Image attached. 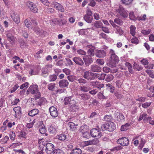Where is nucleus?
I'll use <instances>...</instances> for the list:
<instances>
[{"label": "nucleus", "instance_id": "obj_1", "mask_svg": "<svg viewBox=\"0 0 154 154\" xmlns=\"http://www.w3.org/2000/svg\"><path fill=\"white\" fill-rule=\"evenodd\" d=\"M73 97V96L66 97L64 98V105L70 106L69 110L70 111L75 112L77 110L78 106Z\"/></svg>", "mask_w": 154, "mask_h": 154}, {"label": "nucleus", "instance_id": "obj_2", "mask_svg": "<svg viewBox=\"0 0 154 154\" xmlns=\"http://www.w3.org/2000/svg\"><path fill=\"white\" fill-rule=\"evenodd\" d=\"M92 12L91 10L87 9L86 14L84 16L83 18L86 22L88 23H91L93 20L92 16Z\"/></svg>", "mask_w": 154, "mask_h": 154}, {"label": "nucleus", "instance_id": "obj_3", "mask_svg": "<svg viewBox=\"0 0 154 154\" xmlns=\"http://www.w3.org/2000/svg\"><path fill=\"white\" fill-rule=\"evenodd\" d=\"M118 13V16L121 18H126L128 16V13L125 10L123 7L120 6L118 9L117 11Z\"/></svg>", "mask_w": 154, "mask_h": 154}, {"label": "nucleus", "instance_id": "obj_4", "mask_svg": "<svg viewBox=\"0 0 154 154\" xmlns=\"http://www.w3.org/2000/svg\"><path fill=\"white\" fill-rule=\"evenodd\" d=\"M103 127L109 131H112L116 129V126L115 124L112 122H108L104 124Z\"/></svg>", "mask_w": 154, "mask_h": 154}, {"label": "nucleus", "instance_id": "obj_5", "mask_svg": "<svg viewBox=\"0 0 154 154\" xmlns=\"http://www.w3.org/2000/svg\"><path fill=\"white\" fill-rule=\"evenodd\" d=\"M94 73L92 72L91 70L85 72L83 74L84 78L87 80H91L94 78Z\"/></svg>", "mask_w": 154, "mask_h": 154}, {"label": "nucleus", "instance_id": "obj_6", "mask_svg": "<svg viewBox=\"0 0 154 154\" xmlns=\"http://www.w3.org/2000/svg\"><path fill=\"white\" fill-rule=\"evenodd\" d=\"M38 91V86L37 85H31L27 91L28 93L35 94Z\"/></svg>", "mask_w": 154, "mask_h": 154}, {"label": "nucleus", "instance_id": "obj_7", "mask_svg": "<svg viewBox=\"0 0 154 154\" xmlns=\"http://www.w3.org/2000/svg\"><path fill=\"white\" fill-rule=\"evenodd\" d=\"M90 134L91 135L94 137H97L98 138H100L101 134L99 131L95 128H93L91 130Z\"/></svg>", "mask_w": 154, "mask_h": 154}, {"label": "nucleus", "instance_id": "obj_8", "mask_svg": "<svg viewBox=\"0 0 154 154\" xmlns=\"http://www.w3.org/2000/svg\"><path fill=\"white\" fill-rule=\"evenodd\" d=\"M117 142L118 143L123 146H127L129 144L128 139L125 137H123L119 139Z\"/></svg>", "mask_w": 154, "mask_h": 154}, {"label": "nucleus", "instance_id": "obj_9", "mask_svg": "<svg viewBox=\"0 0 154 154\" xmlns=\"http://www.w3.org/2000/svg\"><path fill=\"white\" fill-rule=\"evenodd\" d=\"M27 5L30 8L31 11L33 13L37 12L38 9L37 6L33 3L31 2H28L27 3Z\"/></svg>", "mask_w": 154, "mask_h": 154}, {"label": "nucleus", "instance_id": "obj_10", "mask_svg": "<svg viewBox=\"0 0 154 154\" xmlns=\"http://www.w3.org/2000/svg\"><path fill=\"white\" fill-rule=\"evenodd\" d=\"M49 111L50 115L53 117H56L58 116V113L57 109L54 106L50 107Z\"/></svg>", "mask_w": 154, "mask_h": 154}, {"label": "nucleus", "instance_id": "obj_11", "mask_svg": "<svg viewBox=\"0 0 154 154\" xmlns=\"http://www.w3.org/2000/svg\"><path fill=\"white\" fill-rule=\"evenodd\" d=\"M115 118L119 122H122L124 119V117L123 114L120 112L116 111L115 113Z\"/></svg>", "mask_w": 154, "mask_h": 154}, {"label": "nucleus", "instance_id": "obj_12", "mask_svg": "<svg viewBox=\"0 0 154 154\" xmlns=\"http://www.w3.org/2000/svg\"><path fill=\"white\" fill-rule=\"evenodd\" d=\"M91 85L94 87L97 88L99 89H100L104 86V85L101 82L97 81H94L91 82Z\"/></svg>", "mask_w": 154, "mask_h": 154}, {"label": "nucleus", "instance_id": "obj_13", "mask_svg": "<svg viewBox=\"0 0 154 154\" xmlns=\"http://www.w3.org/2000/svg\"><path fill=\"white\" fill-rule=\"evenodd\" d=\"M87 48H89L88 51V56H94V55L95 47L91 45H87Z\"/></svg>", "mask_w": 154, "mask_h": 154}, {"label": "nucleus", "instance_id": "obj_14", "mask_svg": "<svg viewBox=\"0 0 154 154\" xmlns=\"http://www.w3.org/2000/svg\"><path fill=\"white\" fill-rule=\"evenodd\" d=\"M59 86L61 88H64L67 87L69 83L66 79H62L60 80L58 83Z\"/></svg>", "mask_w": 154, "mask_h": 154}, {"label": "nucleus", "instance_id": "obj_15", "mask_svg": "<svg viewBox=\"0 0 154 154\" xmlns=\"http://www.w3.org/2000/svg\"><path fill=\"white\" fill-rule=\"evenodd\" d=\"M73 60L76 64L82 66L84 64L82 59L80 57H75L73 58Z\"/></svg>", "mask_w": 154, "mask_h": 154}, {"label": "nucleus", "instance_id": "obj_16", "mask_svg": "<svg viewBox=\"0 0 154 154\" xmlns=\"http://www.w3.org/2000/svg\"><path fill=\"white\" fill-rule=\"evenodd\" d=\"M83 59L85 64L87 66H89L93 62L92 58L91 56H87L84 57Z\"/></svg>", "mask_w": 154, "mask_h": 154}, {"label": "nucleus", "instance_id": "obj_17", "mask_svg": "<svg viewBox=\"0 0 154 154\" xmlns=\"http://www.w3.org/2000/svg\"><path fill=\"white\" fill-rule=\"evenodd\" d=\"M101 70L100 67L98 66L95 65L93 64L91 66V71L92 72H100Z\"/></svg>", "mask_w": 154, "mask_h": 154}, {"label": "nucleus", "instance_id": "obj_18", "mask_svg": "<svg viewBox=\"0 0 154 154\" xmlns=\"http://www.w3.org/2000/svg\"><path fill=\"white\" fill-rule=\"evenodd\" d=\"M46 148L47 150V152L49 153V152H53L54 149V145L51 143H48L46 144Z\"/></svg>", "mask_w": 154, "mask_h": 154}, {"label": "nucleus", "instance_id": "obj_19", "mask_svg": "<svg viewBox=\"0 0 154 154\" xmlns=\"http://www.w3.org/2000/svg\"><path fill=\"white\" fill-rule=\"evenodd\" d=\"M96 56L99 57H103L106 55L105 51L103 50H96Z\"/></svg>", "mask_w": 154, "mask_h": 154}, {"label": "nucleus", "instance_id": "obj_20", "mask_svg": "<svg viewBox=\"0 0 154 154\" xmlns=\"http://www.w3.org/2000/svg\"><path fill=\"white\" fill-rule=\"evenodd\" d=\"M77 96L81 100L84 101L88 100L90 98L89 96L85 93L78 94H77Z\"/></svg>", "mask_w": 154, "mask_h": 154}, {"label": "nucleus", "instance_id": "obj_21", "mask_svg": "<svg viewBox=\"0 0 154 154\" xmlns=\"http://www.w3.org/2000/svg\"><path fill=\"white\" fill-rule=\"evenodd\" d=\"M98 142L99 140L98 139H93L87 141H85V144L86 146L91 145H96L98 143Z\"/></svg>", "mask_w": 154, "mask_h": 154}, {"label": "nucleus", "instance_id": "obj_22", "mask_svg": "<svg viewBox=\"0 0 154 154\" xmlns=\"http://www.w3.org/2000/svg\"><path fill=\"white\" fill-rule=\"evenodd\" d=\"M54 7L57 10H59L61 12H63L64 11V9L62 5L59 3L56 2H54Z\"/></svg>", "mask_w": 154, "mask_h": 154}, {"label": "nucleus", "instance_id": "obj_23", "mask_svg": "<svg viewBox=\"0 0 154 154\" xmlns=\"http://www.w3.org/2000/svg\"><path fill=\"white\" fill-rule=\"evenodd\" d=\"M11 17L16 23H18L20 22V18L18 14L15 13H14L12 15H11Z\"/></svg>", "mask_w": 154, "mask_h": 154}, {"label": "nucleus", "instance_id": "obj_24", "mask_svg": "<svg viewBox=\"0 0 154 154\" xmlns=\"http://www.w3.org/2000/svg\"><path fill=\"white\" fill-rule=\"evenodd\" d=\"M91 89L89 86H88L81 85L79 87V90L83 92H86Z\"/></svg>", "mask_w": 154, "mask_h": 154}, {"label": "nucleus", "instance_id": "obj_25", "mask_svg": "<svg viewBox=\"0 0 154 154\" xmlns=\"http://www.w3.org/2000/svg\"><path fill=\"white\" fill-rule=\"evenodd\" d=\"M39 112V110L37 109H33L28 113V115L31 116H34L38 114Z\"/></svg>", "mask_w": 154, "mask_h": 154}, {"label": "nucleus", "instance_id": "obj_26", "mask_svg": "<svg viewBox=\"0 0 154 154\" xmlns=\"http://www.w3.org/2000/svg\"><path fill=\"white\" fill-rule=\"evenodd\" d=\"M84 129V127L82 126L80 128L81 131L82 133L83 136L85 138H87L89 136V133L87 131H82L83 129Z\"/></svg>", "mask_w": 154, "mask_h": 154}, {"label": "nucleus", "instance_id": "obj_27", "mask_svg": "<svg viewBox=\"0 0 154 154\" xmlns=\"http://www.w3.org/2000/svg\"><path fill=\"white\" fill-rule=\"evenodd\" d=\"M94 26L97 28H101L103 26V24L101 21H96L94 23Z\"/></svg>", "mask_w": 154, "mask_h": 154}, {"label": "nucleus", "instance_id": "obj_28", "mask_svg": "<svg viewBox=\"0 0 154 154\" xmlns=\"http://www.w3.org/2000/svg\"><path fill=\"white\" fill-rule=\"evenodd\" d=\"M68 125L70 128L71 130L74 131L76 128L77 125L72 122H69L68 123Z\"/></svg>", "mask_w": 154, "mask_h": 154}, {"label": "nucleus", "instance_id": "obj_29", "mask_svg": "<svg viewBox=\"0 0 154 154\" xmlns=\"http://www.w3.org/2000/svg\"><path fill=\"white\" fill-rule=\"evenodd\" d=\"M130 33L132 36H134L136 33V28L135 26L134 25H131L130 27Z\"/></svg>", "mask_w": 154, "mask_h": 154}, {"label": "nucleus", "instance_id": "obj_30", "mask_svg": "<svg viewBox=\"0 0 154 154\" xmlns=\"http://www.w3.org/2000/svg\"><path fill=\"white\" fill-rule=\"evenodd\" d=\"M105 80L107 82H110L112 81L113 78L114 76L112 74H109L106 75V74Z\"/></svg>", "mask_w": 154, "mask_h": 154}, {"label": "nucleus", "instance_id": "obj_31", "mask_svg": "<svg viewBox=\"0 0 154 154\" xmlns=\"http://www.w3.org/2000/svg\"><path fill=\"white\" fill-rule=\"evenodd\" d=\"M82 150L79 148H77L73 149L70 153V154H81Z\"/></svg>", "mask_w": 154, "mask_h": 154}, {"label": "nucleus", "instance_id": "obj_32", "mask_svg": "<svg viewBox=\"0 0 154 154\" xmlns=\"http://www.w3.org/2000/svg\"><path fill=\"white\" fill-rule=\"evenodd\" d=\"M26 135V133L24 130H22L21 131L18 132V136L19 137L25 138Z\"/></svg>", "mask_w": 154, "mask_h": 154}, {"label": "nucleus", "instance_id": "obj_33", "mask_svg": "<svg viewBox=\"0 0 154 154\" xmlns=\"http://www.w3.org/2000/svg\"><path fill=\"white\" fill-rule=\"evenodd\" d=\"M39 131L40 133L42 134H44L45 133L46 130L45 126L44 125H42L39 127Z\"/></svg>", "mask_w": 154, "mask_h": 154}, {"label": "nucleus", "instance_id": "obj_34", "mask_svg": "<svg viewBox=\"0 0 154 154\" xmlns=\"http://www.w3.org/2000/svg\"><path fill=\"white\" fill-rule=\"evenodd\" d=\"M18 42L20 43V46L22 48H24L26 46V42L23 40H22V39H19Z\"/></svg>", "mask_w": 154, "mask_h": 154}, {"label": "nucleus", "instance_id": "obj_35", "mask_svg": "<svg viewBox=\"0 0 154 154\" xmlns=\"http://www.w3.org/2000/svg\"><path fill=\"white\" fill-rule=\"evenodd\" d=\"M110 58L111 61H115L117 63H118L119 60V57L116 55L112 56L111 57H110Z\"/></svg>", "mask_w": 154, "mask_h": 154}, {"label": "nucleus", "instance_id": "obj_36", "mask_svg": "<svg viewBox=\"0 0 154 154\" xmlns=\"http://www.w3.org/2000/svg\"><path fill=\"white\" fill-rule=\"evenodd\" d=\"M21 108L20 106H17L14 108V110L15 111L16 115H19L21 113Z\"/></svg>", "mask_w": 154, "mask_h": 154}, {"label": "nucleus", "instance_id": "obj_37", "mask_svg": "<svg viewBox=\"0 0 154 154\" xmlns=\"http://www.w3.org/2000/svg\"><path fill=\"white\" fill-rule=\"evenodd\" d=\"M144 120L145 121H148L149 123L151 125H154V120H152V118L151 117H144Z\"/></svg>", "mask_w": 154, "mask_h": 154}, {"label": "nucleus", "instance_id": "obj_38", "mask_svg": "<svg viewBox=\"0 0 154 154\" xmlns=\"http://www.w3.org/2000/svg\"><path fill=\"white\" fill-rule=\"evenodd\" d=\"M106 74H101L100 75L99 74H97L96 75V76L98 78V79L100 80H103L106 77Z\"/></svg>", "mask_w": 154, "mask_h": 154}, {"label": "nucleus", "instance_id": "obj_39", "mask_svg": "<svg viewBox=\"0 0 154 154\" xmlns=\"http://www.w3.org/2000/svg\"><path fill=\"white\" fill-rule=\"evenodd\" d=\"M57 138L60 140L63 141L66 139V137L65 134H61L57 136Z\"/></svg>", "mask_w": 154, "mask_h": 154}, {"label": "nucleus", "instance_id": "obj_40", "mask_svg": "<svg viewBox=\"0 0 154 154\" xmlns=\"http://www.w3.org/2000/svg\"><path fill=\"white\" fill-rule=\"evenodd\" d=\"M53 153V154H64V152L62 150L59 149L54 150Z\"/></svg>", "mask_w": 154, "mask_h": 154}, {"label": "nucleus", "instance_id": "obj_41", "mask_svg": "<svg viewBox=\"0 0 154 154\" xmlns=\"http://www.w3.org/2000/svg\"><path fill=\"white\" fill-rule=\"evenodd\" d=\"M56 85L55 83H50L48 84V89L51 91H53L54 88L55 87Z\"/></svg>", "mask_w": 154, "mask_h": 154}, {"label": "nucleus", "instance_id": "obj_42", "mask_svg": "<svg viewBox=\"0 0 154 154\" xmlns=\"http://www.w3.org/2000/svg\"><path fill=\"white\" fill-rule=\"evenodd\" d=\"M134 68L137 70L140 71L143 69V67L137 63H134Z\"/></svg>", "mask_w": 154, "mask_h": 154}, {"label": "nucleus", "instance_id": "obj_43", "mask_svg": "<svg viewBox=\"0 0 154 154\" xmlns=\"http://www.w3.org/2000/svg\"><path fill=\"white\" fill-rule=\"evenodd\" d=\"M112 119V117L109 115H106L104 118V120L108 122H111Z\"/></svg>", "mask_w": 154, "mask_h": 154}, {"label": "nucleus", "instance_id": "obj_44", "mask_svg": "<svg viewBox=\"0 0 154 154\" xmlns=\"http://www.w3.org/2000/svg\"><path fill=\"white\" fill-rule=\"evenodd\" d=\"M43 142L41 141V140H38V148L40 149H42L45 146L44 144H43Z\"/></svg>", "mask_w": 154, "mask_h": 154}, {"label": "nucleus", "instance_id": "obj_45", "mask_svg": "<svg viewBox=\"0 0 154 154\" xmlns=\"http://www.w3.org/2000/svg\"><path fill=\"white\" fill-rule=\"evenodd\" d=\"M145 71L150 77L152 78H154V73L151 70L149 69H146Z\"/></svg>", "mask_w": 154, "mask_h": 154}, {"label": "nucleus", "instance_id": "obj_46", "mask_svg": "<svg viewBox=\"0 0 154 154\" xmlns=\"http://www.w3.org/2000/svg\"><path fill=\"white\" fill-rule=\"evenodd\" d=\"M114 22L115 23L119 25H122L123 24V21L119 18H116L115 19Z\"/></svg>", "mask_w": 154, "mask_h": 154}, {"label": "nucleus", "instance_id": "obj_47", "mask_svg": "<svg viewBox=\"0 0 154 154\" xmlns=\"http://www.w3.org/2000/svg\"><path fill=\"white\" fill-rule=\"evenodd\" d=\"M98 98L100 99H106V97L103 95V93L101 92H99L97 94Z\"/></svg>", "mask_w": 154, "mask_h": 154}, {"label": "nucleus", "instance_id": "obj_48", "mask_svg": "<svg viewBox=\"0 0 154 154\" xmlns=\"http://www.w3.org/2000/svg\"><path fill=\"white\" fill-rule=\"evenodd\" d=\"M116 28V33H119L120 35H122L123 33V32L122 29L117 26Z\"/></svg>", "mask_w": 154, "mask_h": 154}, {"label": "nucleus", "instance_id": "obj_49", "mask_svg": "<svg viewBox=\"0 0 154 154\" xmlns=\"http://www.w3.org/2000/svg\"><path fill=\"white\" fill-rule=\"evenodd\" d=\"M24 23L27 28H29L31 26V22L28 19H26L24 21Z\"/></svg>", "mask_w": 154, "mask_h": 154}, {"label": "nucleus", "instance_id": "obj_50", "mask_svg": "<svg viewBox=\"0 0 154 154\" xmlns=\"http://www.w3.org/2000/svg\"><path fill=\"white\" fill-rule=\"evenodd\" d=\"M8 40L10 43V44H11L12 45H14V44L15 39L14 37V36L10 37V38H7Z\"/></svg>", "mask_w": 154, "mask_h": 154}, {"label": "nucleus", "instance_id": "obj_51", "mask_svg": "<svg viewBox=\"0 0 154 154\" xmlns=\"http://www.w3.org/2000/svg\"><path fill=\"white\" fill-rule=\"evenodd\" d=\"M48 131L50 133L54 134L56 132V130L53 125H51L49 128Z\"/></svg>", "mask_w": 154, "mask_h": 154}, {"label": "nucleus", "instance_id": "obj_52", "mask_svg": "<svg viewBox=\"0 0 154 154\" xmlns=\"http://www.w3.org/2000/svg\"><path fill=\"white\" fill-rule=\"evenodd\" d=\"M57 78V76L55 75H50L49 77V81L52 82L55 81Z\"/></svg>", "mask_w": 154, "mask_h": 154}, {"label": "nucleus", "instance_id": "obj_53", "mask_svg": "<svg viewBox=\"0 0 154 154\" xmlns=\"http://www.w3.org/2000/svg\"><path fill=\"white\" fill-rule=\"evenodd\" d=\"M129 126V124L128 123H126L125 125H123L121 126V130L122 131H124L127 130Z\"/></svg>", "mask_w": 154, "mask_h": 154}, {"label": "nucleus", "instance_id": "obj_54", "mask_svg": "<svg viewBox=\"0 0 154 154\" xmlns=\"http://www.w3.org/2000/svg\"><path fill=\"white\" fill-rule=\"evenodd\" d=\"M77 81L81 85H83L84 84L87 83V81L85 79L82 78H80L77 80Z\"/></svg>", "mask_w": 154, "mask_h": 154}, {"label": "nucleus", "instance_id": "obj_55", "mask_svg": "<svg viewBox=\"0 0 154 154\" xmlns=\"http://www.w3.org/2000/svg\"><path fill=\"white\" fill-rule=\"evenodd\" d=\"M116 63L117 62L115 61H112L111 60L108 64L109 66L112 67H115L116 66Z\"/></svg>", "mask_w": 154, "mask_h": 154}, {"label": "nucleus", "instance_id": "obj_56", "mask_svg": "<svg viewBox=\"0 0 154 154\" xmlns=\"http://www.w3.org/2000/svg\"><path fill=\"white\" fill-rule=\"evenodd\" d=\"M131 41L132 43L138 44L139 43V41L138 38L135 36H134L133 38L131 39Z\"/></svg>", "mask_w": 154, "mask_h": 154}, {"label": "nucleus", "instance_id": "obj_57", "mask_svg": "<svg viewBox=\"0 0 154 154\" xmlns=\"http://www.w3.org/2000/svg\"><path fill=\"white\" fill-rule=\"evenodd\" d=\"M9 139V137L8 136H6L4 138L1 140L0 142L2 143H7V142Z\"/></svg>", "mask_w": 154, "mask_h": 154}, {"label": "nucleus", "instance_id": "obj_58", "mask_svg": "<svg viewBox=\"0 0 154 154\" xmlns=\"http://www.w3.org/2000/svg\"><path fill=\"white\" fill-rule=\"evenodd\" d=\"M9 137L10 139L12 140H15V134L14 132H11L9 134Z\"/></svg>", "mask_w": 154, "mask_h": 154}, {"label": "nucleus", "instance_id": "obj_59", "mask_svg": "<svg viewBox=\"0 0 154 154\" xmlns=\"http://www.w3.org/2000/svg\"><path fill=\"white\" fill-rule=\"evenodd\" d=\"M122 2L125 5H128L131 4L133 0H121Z\"/></svg>", "mask_w": 154, "mask_h": 154}, {"label": "nucleus", "instance_id": "obj_60", "mask_svg": "<svg viewBox=\"0 0 154 154\" xmlns=\"http://www.w3.org/2000/svg\"><path fill=\"white\" fill-rule=\"evenodd\" d=\"M77 52L78 54L83 55H85L86 54V52L84 50L82 49H79L77 50Z\"/></svg>", "mask_w": 154, "mask_h": 154}, {"label": "nucleus", "instance_id": "obj_61", "mask_svg": "<svg viewBox=\"0 0 154 154\" xmlns=\"http://www.w3.org/2000/svg\"><path fill=\"white\" fill-rule=\"evenodd\" d=\"M65 60L67 62V64L69 66H71V65L73 64V63L72 61L69 58H66Z\"/></svg>", "mask_w": 154, "mask_h": 154}, {"label": "nucleus", "instance_id": "obj_62", "mask_svg": "<svg viewBox=\"0 0 154 154\" xmlns=\"http://www.w3.org/2000/svg\"><path fill=\"white\" fill-rule=\"evenodd\" d=\"M75 77L73 75H70L67 77V79L71 82H73L75 80Z\"/></svg>", "mask_w": 154, "mask_h": 154}, {"label": "nucleus", "instance_id": "obj_63", "mask_svg": "<svg viewBox=\"0 0 154 154\" xmlns=\"http://www.w3.org/2000/svg\"><path fill=\"white\" fill-rule=\"evenodd\" d=\"M63 71L64 72L66 75H69L70 74L71 72L70 70L67 68H65L63 69Z\"/></svg>", "mask_w": 154, "mask_h": 154}, {"label": "nucleus", "instance_id": "obj_64", "mask_svg": "<svg viewBox=\"0 0 154 154\" xmlns=\"http://www.w3.org/2000/svg\"><path fill=\"white\" fill-rule=\"evenodd\" d=\"M151 102L148 103L146 102L142 104V106L144 108H146L149 106L151 105Z\"/></svg>", "mask_w": 154, "mask_h": 154}]
</instances>
